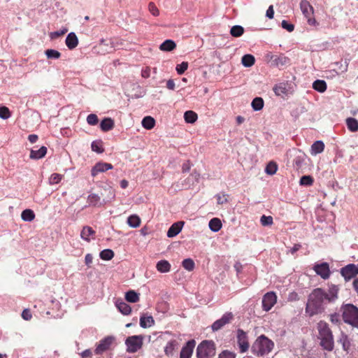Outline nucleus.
Segmentation results:
<instances>
[{
	"instance_id": "obj_2",
	"label": "nucleus",
	"mask_w": 358,
	"mask_h": 358,
	"mask_svg": "<svg viewBox=\"0 0 358 358\" xmlns=\"http://www.w3.org/2000/svg\"><path fill=\"white\" fill-rule=\"evenodd\" d=\"M317 330L321 340V346L327 351H331L334 347V336L328 324L324 321H320L317 324Z\"/></svg>"
},
{
	"instance_id": "obj_46",
	"label": "nucleus",
	"mask_w": 358,
	"mask_h": 358,
	"mask_svg": "<svg viewBox=\"0 0 358 358\" xmlns=\"http://www.w3.org/2000/svg\"><path fill=\"white\" fill-rule=\"evenodd\" d=\"M182 265L183 268L189 271H191L194 268V262L192 259H185L182 261Z\"/></svg>"
},
{
	"instance_id": "obj_4",
	"label": "nucleus",
	"mask_w": 358,
	"mask_h": 358,
	"mask_svg": "<svg viewBox=\"0 0 358 358\" xmlns=\"http://www.w3.org/2000/svg\"><path fill=\"white\" fill-rule=\"evenodd\" d=\"M274 346L272 341L264 335L259 336L252 346V351L258 356H264L269 353Z\"/></svg>"
},
{
	"instance_id": "obj_61",
	"label": "nucleus",
	"mask_w": 358,
	"mask_h": 358,
	"mask_svg": "<svg viewBox=\"0 0 358 358\" xmlns=\"http://www.w3.org/2000/svg\"><path fill=\"white\" fill-rule=\"evenodd\" d=\"M273 15H274V10H273V6L271 5L267 9L266 13V16L269 20H271L273 18Z\"/></svg>"
},
{
	"instance_id": "obj_21",
	"label": "nucleus",
	"mask_w": 358,
	"mask_h": 358,
	"mask_svg": "<svg viewBox=\"0 0 358 358\" xmlns=\"http://www.w3.org/2000/svg\"><path fill=\"white\" fill-rule=\"evenodd\" d=\"M155 324V320L151 315H142L140 317V326L146 329L151 327Z\"/></svg>"
},
{
	"instance_id": "obj_36",
	"label": "nucleus",
	"mask_w": 358,
	"mask_h": 358,
	"mask_svg": "<svg viewBox=\"0 0 358 358\" xmlns=\"http://www.w3.org/2000/svg\"><path fill=\"white\" fill-rule=\"evenodd\" d=\"M21 218L26 222H31L35 218V214L32 210L26 209L22 212Z\"/></svg>"
},
{
	"instance_id": "obj_54",
	"label": "nucleus",
	"mask_w": 358,
	"mask_h": 358,
	"mask_svg": "<svg viewBox=\"0 0 358 358\" xmlns=\"http://www.w3.org/2000/svg\"><path fill=\"white\" fill-rule=\"evenodd\" d=\"M306 157V155L304 153H300L294 160L296 166L299 168L301 166L302 164L304 162Z\"/></svg>"
},
{
	"instance_id": "obj_15",
	"label": "nucleus",
	"mask_w": 358,
	"mask_h": 358,
	"mask_svg": "<svg viewBox=\"0 0 358 358\" xmlns=\"http://www.w3.org/2000/svg\"><path fill=\"white\" fill-rule=\"evenodd\" d=\"M316 273L320 275L323 279H327L330 275L329 264L327 263H322L316 264L314 266Z\"/></svg>"
},
{
	"instance_id": "obj_40",
	"label": "nucleus",
	"mask_w": 358,
	"mask_h": 358,
	"mask_svg": "<svg viewBox=\"0 0 358 358\" xmlns=\"http://www.w3.org/2000/svg\"><path fill=\"white\" fill-rule=\"evenodd\" d=\"M244 33V29L240 25L233 26L230 29V34L234 37H239Z\"/></svg>"
},
{
	"instance_id": "obj_25",
	"label": "nucleus",
	"mask_w": 358,
	"mask_h": 358,
	"mask_svg": "<svg viewBox=\"0 0 358 358\" xmlns=\"http://www.w3.org/2000/svg\"><path fill=\"white\" fill-rule=\"evenodd\" d=\"M324 143L321 141H317L312 145L310 153L312 155H316L317 154L322 152L324 151Z\"/></svg>"
},
{
	"instance_id": "obj_55",
	"label": "nucleus",
	"mask_w": 358,
	"mask_h": 358,
	"mask_svg": "<svg viewBox=\"0 0 358 358\" xmlns=\"http://www.w3.org/2000/svg\"><path fill=\"white\" fill-rule=\"evenodd\" d=\"M92 150L97 153H102L103 149L101 148V145L99 142L93 141L91 145Z\"/></svg>"
},
{
	"instance_id": "obj_23",
	"label": "nucleus",
	"mask_w": 358,
	"mask_h": 358,
	"mask_svg": "<svg viewBox=\"0 0 358 358\" xmlns=\"http://www.w3.org/2000/svg\"><path fill=\"white\" fill-rule=\"evenodd\" d=\"M47 153V148L45 146L41 147L38 150H31L30 152V158L33 159H39L45 157Z\"/></svg>"
},
{
	"instance_id": "obj_38",
	"label": "nucleus",
	"mask_w": 358,
	"mask_h": 358,
	"mask_svg": "<svg viewBox=\"0 0 358 358\" xmlns=\"http://www.w3.org/2000/svg\"><path fill=\"white\" fill-rule=\"evenodd\" d=\"M184 119L187 123H194L197 120V115L192 110H187L184 114Z\"/></svg>"
},
{
	"instance_id": "obj_16",
	"label": "nucleus",
	"mask_w": 358,
	"mask_h": 358,
	"mask_svg": "<svg viewBox=\"0 0 358 358\" xmlns=\"http://www.w3.org/2000/svg\"><path fill=\"white\" fill-rule=\"evenodd\" d=\"M195 345H196L195 341H194V340L189 341L186 343V345L182 348L180 355V358H190L192 355L193 350L195 347Z\"/></svg>"
},
{
	"instance_id": "obj_1",
	"label": "nucleus",
	"mask_w": 358,
	"mask_h": 358,
	"mask_svg": "<svg viewBox=\"0 0 358 358\" xmlns=\"http://www.w3.org/2000/svg\"><path fill=\"white\" fill-rule=\"evenodd\" d=\"M339 288L335 285L329 286L327 292L316 288L309 294L306 307V313L312 317L323 313L327 303H333L338 299Z\"/></svg>"
},
{
	"instance_id": "obj_56",
	"label": "nucleus",
	"mask_w": 358,
	"mask_h": 358,
	"mask_svg": "<svg viewBox=\"0 0 358 358\" xmlns=\"http://www.w3.org/2000/svg\"><path fill=\"white\" fill-rule=\"evenodd\" d=\"M329 320L331 323L334 324H341V319L340 315L338 313H333L329 315Z\"/></svg>"
},
{
	"instance_id": "obj_28",
	"label": "nucleus",
	"mask_w": 358,
	"mask_h": 358,
	"mask_svg": "<svg viewBox=\"0 0 358 358\" xmlns=\"http://www.w3.org/2000/svg\"><path fill=\"white\" fill-rule=\"evenodd\" d=\"M313 88L320 93H323L327 90V83L323 80H316L313 83Z\"/></svg>"
},
{
	"instance_id": "obj_18",
	"label": "nucleus",
	"mask_w": 358,
	"mask_h": 358,
	"mask_svg": "<svg viewBox=\"0 0 358 358\" xmlns=\"http://www.w3.org/2000/svg\"><path fill=\"white\" fill-rule=\"evenodd\" d=\"M200 178V174L197 171H194L191 175L185 180V183L181 185L182 188H189L191 185H193L195 182H198Z\"/></svg>"
},
{
	"instance_id": "obj_17",
	"label": "nucleus",
	"mask_w": 358,
	"mask_h": 358,
	"mask_svg": "<svg viewBox=\"0 0 358 358\" xmlns=\"http://www.w3.org/2000/svg\"><path fill=\"white\" fill-rule=\"evenodd\" d=\"M95 231L89 226H85L80 232V238L87 241L90 242L92 239H94Z\"/></svg>"
},
{
	"instance_id": "obj_12",
	"label": "nucleus",
	"mask_w": 358,
	"mask_h": 358,
	"mask_svg": "<svg viewBox=\"0 0 358 358\" xmlns=\"http://www.w3.org/2000/svg\"><path fill=\"white\" fill-rule=\"evenodd\" d=\"M232 319L233 315L231 313H225L212 324V329L214 331L221 329L225 324L229 323Z\"/></svg>"
},
{
	"instance_id": "obj_44",
	"label": "nucleus",
	"mask_w": 358,
	"mask_h": 358,
	"mask_svg": "<svg viewBox=\"0 0 358 358\" xmlns=\"http://www.w3.org/2000/svg\"><path fill=\"white\" fill-rule=\"evenodd\" d=\"M45 54L48 59H58L61 56L59 51L53 49H48L45 50Z\"/></svg>"
},
{
	"instance_id": "obj_3",
	"label": "nucleus",
	"mask_w": 358,
	"mask_h": 358,
	"mask_svg": "<svg viewBox=\"0 0 358 358\" xmlns=\"http://www.w3.org/2000/svg\"><path fill=\"white\" fill-rule=\"evenodd\" d=\"M341 311L344 322L358 329V308L353 304L346 303L342 305Z\"/></svg>"
},
{
	"instance_id": "obj_22",
	"label": "nucleus",
	"mask_w": 358,
	"mask_h": 358,
	"mask_svg": "<svg viewBox=\"0 0 358 358\" xmlns=\"http://www.w3.org/2000/svg\"><path fill=\"white\" fill-rule=\"evenodd\" d=\"M78 44V40L76 35L73 32H71L68 34L66 38V46L72 50L75 48Z\"/></svg>"
},
{
	"instance_id": "obj_52",
	"label": "nucleus",
	"mask_w": 358,
	"mask_h": 358,
	"mask_svg": "<svg viewBox=\"0 0 358 358\" xmlns=\"http://www.w3.org/2000/svg\"><path fill=\"white\" fill-rule=\"evenodd\" d=\"M68 29L64 28V29H60V30H58V31H52V32H50V37L52 38V39H56L57 38H59V36L64 35V34H66L67 32Z\"/></svg>"
},
{
	"instance_id": "obj_20",
	"label": "nucleus",
	"mask_w": 358,
	"mask_h": 358,
	"mask_svg": "<svg viewBox=\"0 0 358 358\" xmlns=\"http://www.w3.org/2000/svg\"><path fill=\"white\" fill-rule=\"evenodd\" d=\"M271 62L272 65L282 66L287 65L289 59L284 55H271Z\"/></svg>"
},
{
	"instance_id": "obj_43",
	"label": "nucleus",
	"mask_w": 358,
	"mask_h": 358,
	"mask_svg": "<svg viewBox=\"0 0 358 358\" xmlns=\"http://www.w3.org/2000/svg\"><path fill=\"white\" fill-rule=\"evenodd\" d=\"M277 170L278 166L276 163L273 162H270L266 167L265 172L267 174L272 176L276 173Z\"/></svg>"
},
{
	"instance_id": "obj_13",
	"label": "nucleus",
	"mask_w": 358,
	"mask_h": 358,
	"mask_svg": "<svg viewBox=\"0 0 358 358\" xmlns=\"http://www.w3.org/2000/svg\"><path fill=\"white\" fill-rule=\"evenodd\" d=\"M113 341L114 338L113 336H107L100 341L99 343L97 345L95 349V353L97 355L102 354L109 348Z\"/></svg>"
},
{
	"instance_id": "obj_60",
	"label": "nucleus",
	"mask_w": 358,
	"mask_h": 358,
	"mask_svg": "<svg viewBox=\"0 0 358 358\" xmlns=\"http://www.w3.org/2000/svg\"><path fill=\"white\" fill-rule=\"evenodd\" d=\"M22 317L25 320H29L31 318V313L28 309H24L22 313Z\"/></svg>"
},
{
	"instance_id": "obj_50",
	"label": "nucleus",
	"mask_w": 358,
	"mask_h": 358,
	"mask_svg": "<svg viewBox=\"0 0 358 358\" xmlns=\"http://www.w3.org/2000/svg\"><path fill=\"white\" fill-rule=\"evenodd\" d=\"M188 68V63L182 62L176 66V70L179 75H182Z\"/></svg>"
},
{
	"instance_id": "obj_30",
	"label": "nucleus",
	"mask_w": 358,
	"mask_h": 358,
	"mask_svg": "<svg viewBox=\"0 0 358 358\" xmlns=\"http://www.w3.org/2000/svg\"><path fill=\"white\" fill-rule=\"evenodd\" d=\"M178 343L175 340L170 341L169 342H168L164 348V352L166 355L168 356L172 355L174 350L178 348Z\"/></svg>"
},
{
	"instance_id": "obj_33",
	"label": "nucleus",
	"mask_w": 358,
	"mask_h": 358,
	"mask_svg": "<svg viewBox=\"0 0 358 358\" xmlns=\"http://www.w3.org/2000/svg\"><path fill=\"white\" fill-rule=\"evenodd\" d=\"M208 226L211 231L217 232L221 229L222 223L220 219L213 218L210 220Z\"/></svg>"
},
{
	"instance_id": "obj_11",
	"label": "nucleus",
	"mask_w": 358,
	"mask_h": 358,
	"mask_svg": "<svg viewBox=\"0 0 358 358\" xmlns=\"http://www.w3.org/2000/svg\"><path fill=\"white\" fill-rule=\"evenodd\" d=\"M237 342L241 352H245L248 350L249 343L248 341V336L246 333L242 329H238L237 331Z\"/></svg>"
},
{
	"instance_id": "obj_5",
	"label": "nucleus",
	"mask_w": 358,
	"mask_h": 358,
	"mask_svg": "<svg viewBox=\"0 0 358 358\" xmlns=\"http://www.w3.org/2000/svg\"><path fill=\"white\" fill-rule=\"evenodd\" d=\"M215 355V343L212 341H203L196 348L197 358H210Z\"/></svg>"
},
{
	"instance_id": "obj_37",
	"label": "nucleus",
	"mask_w": 358,
	"mask_h": 358,
	"mask_svg": "<svg viewBox=\"0 0 358 358\" xmlns=\"http://www.w3.org/2000/svg\"><path fill=\"white\" fill-rule=\"evenodd\" d=\"M252 108L255 111L262 110L264 107V100L261 97L255 98L251 103Z\"/></svg>"
},
{
	"instance_id": "obj_47",
	"label": "nucleus",
	"mask_w": 358,
	"mask_h": 358,
	"mask_svg": "<svg viewBox=\"0 0 358 358\" xmlns=\"http://www.w3.org/2000/svg\"><path fill=\"white\" fill-rule=\"evenodd\" d=\"M63 176L59 173H52L49 178V184H58L62 179Z\"/></svg>"
},
{
	"instance_id": "obj_63",
	"label": "nucleus",
	"mask_w": 358,
	"mask_h": 358,
	"mask_svg": "<svg viewBox=\"0 0 358 358\" xmlns=\"http://www.w3.org/2000/svg\"><path fill=\"white\" fill-rule=\"evenodd\" d=\"M107 191H108V196L106 199H103L104 203L110 201L112 199L115 198V192L113 189H108Z\"/></svg>"
},
{
	"instance_id": "obj_27",
	"label": "nucleus",
	"mask_w": 358,
	"mask_h": 358,
	"mask_svg": "<svg viewBox=\"0 0 358 358\" xmlns=\"http://www.w3.org/2000/svg\"><path fill=\"white\" fill-rule=\"evenodd\" d=\"M116 307L123 315H125L130 314V313L131 311V308L130 306H129L127 303H125L124 301H117L116 302Z\"/></svg>"
},
{
	"instance_id": "obj_26",
	"label": "nucleus",
	"mask_w": 358,
	"mask_h": 358,
	"mask_svg": "<svg viewBox=\"0 0 358 358\" xmlns=\"http://www.w3.org/2000/svg\"><path fill=\"white\" fill-rule=\"evenodd\" d=\"M156 268L160 273H168L171 269V264L166 260H160L157 263Z\"/></svg>"
},
{
	"instance_id": "obj_35",
	"label": "nucleus",
	"mask_w": 358,
	"mask_h": 358,
	"mask_svg": "<svg viewBox=\"0 0 358 358\" xmlns=\"http://www.w3.org/2000/svg\"><path fill=\"white\" fill-rule=\"evenodd\" d=\"M125 299L130 303H136L139 301V294L134 290H130L125 294Z\"/></svg>"
},
{
	"instance_id": "obj_32",
	"label": "nucleus",
	"mask_w": 358,
	"mask_h": 358,
	"mask_svg": "<svg viewBox=\"0 0 358 358\" xmlns=\"http://www.w3.org/2000/svg\"><path fill=\"white\" fill-rule=\"evenodd\" d=\"M141 124L145 129H151L155 127V120L150 116H146L143 119Z\"/></svg>"
},
{
	"instance_id": "obj_41",
	"label": "nucleus",
	"mask_w": 358,
	"mask_h": 358,
	"mask_svg": "<svg viewBox=\"0 0 358 358\" xmlns=\"http://www.w3.org/2000/svg\"><path fill=\"white\" fill-rule=\"evenodd\" d=\"M338 343L342 345V347L344 350L347 351L350 345L348 337L346 334L341 333L340 338L338 340Z\"/></svg>"
},
{
	"instance_id": "obj_7",
	"label": "nucleus",
	"mask_w": 358,
	"mask_h": 358,
	"mask_svg": "<svg viewBox=\"0 0 358 358\" xmlns=\"http://www.w3.org/2000/svg\"><path fill=\"white\" fill-rule=\"evenodd\" d=\"M143 337L141 335L129 336L126 339L125 344L127 351L135 352L138 351L143 345Z\"/></svg>"
},
{
	"instance_id": "obj_10",
	"label": "nucleus",
	"mask_w": 358,
	"mask_h": 358,
	"mask_svg": "<svg viewBox=\"0 0 358 358\" xmlns=\"http://www.w3.org/2000/svg\"><path fill=\"white\" fill-rule=\"evenodd\" d=\"M273 92L276 96H283L293 92L292 87L288 83L282 82L276 84L273 88Z\"/></svg>"
},
{
	"instance_id": "obj_39",
	"label": "nucleus",
	"mask_w": 358,
	"mask_h": 358,
	"mask_svg": "<svg viewBox=\"0 0 358 358\" xmlns=\"http://www.w3.org/2000/svg\"><path fill=\"white\" fill-rule=\"evenodd\" d=\"M255 57L252 55H245L242 57V64L245 67H250L255 64Z\"/></svg>"
},
{
	"instance_id": "obj_64",
	"label": "nucleus",
	"mask_w": 358,
	"mask_h": 358,
	"mask_svg": "<svg viewBox=\"0 0 358 358\" xmlns=\"http://www.w3.org/2000/svg\"><path fill=\"white\" fill-rule=\"evenodd\" d=\"M83 358H90L92 355V352L90 350H85L81 354Z\"/></svg>"
},
{
	"instance_id": "obj_6",
	"label": "nucleus",
	"mask_w": 358,
	"mask_h": 358,
	"mask_svg": "<svg viewBox=\"0 0 358 358\" xmlns=\"http://www.w3.org/2000/svg\"><path fill=\"white\" fill-rule=\"evenodd\" d=\"M300 9L308 22H316L314 15V8L308 0H301L300 1Z\"/></svg>"
},
{
	"instance_id": "obj_62",
	"label": "nucleus",
	"mask_w": 358,
	"mask_h": 358,
	"mask_svg": "<svg viewBox=\"0 0 358 358\" xmlns=\"http://www.w3.org/2000/svg\"><path fill=\"white\" fill-rule=\"evenodd\" d=\"M141 76L144 78H148L150 76V67H145L142 69Z\"/></svg>"
},
{
	"instance_id": "obj_45",
	"label": "nucleus",
	"mask_w": 358,
	"mask_h": 358,
	"mask_svg": "<svg viewBox=\"0 0 358 358\" xmlns=\"http://www.w3.org/2000/svg\"><path fill=\"white\" fill-rule=\"evenodd\" d=\"M313 183V178L310 176H303L301 178L299 184L303 186H310Z\"/></svg>"
},
{
	"instance_id": "obj_51",
	"label": "nucleus",
	"mask_w": 358,
	"mask_h": 358,
	"mask_svg": "<svg viewBox=\"0 0 358 358\" xmlns=\"http://www.w3.org/2000/svg\"><path fill=\"white\" fill-rule=\"evenodd\" d=\"M260 222L262 226H270L273 224V217L271 216L262 215L260 218Z\"/></svg>"
},
{
	"instance_id": "obj_59",
	"label": "nucleus",
	"mask_w": 358,
	"mask_h": 358,
	"mask_svg": "<svg viewBox=\"0 0 358 358\" xmlns=\"http://www.w3.org/2000/svg\"><path fill=\"white\" fill-rule=\"evenodd\" d=\"M218 358H235L234 354L229 351H223Z\"/></svg>"
},
{
	"instance_id": "obj_29",
	"label": "nucleus",
	"mask_w": 358,
	"mask_h": 358,
	"mask_svg": "<svg viewBox=\"0 0 358 358\" xmlns=\"http://www.w3.org/2000/svg\"><path fill=\"white\" fill-rule=\"evenodd\" d=\"M176 47V43L172 40H166L159 46V49L162 51H171Z\"/></svg>"
},
{
	"instance_id": "obj_31",
	"label": "nucleus",
	"mask_w": 358,
	"mask_h": 358,
	"mask_svg": "<svg viewBox=\"0 0 358 358\" xmlns=\"http://www.w3.org/2000/svg\"><path fill=\"white\" fill-rule=\"evenodd\" d=\"M128 225L132 228H137L141 224V218L136 215H130L127 221Z\"/></svg>"
},
{
	"instance_id": "obj_49",
	"label": "nucleus",
	"mask_w": 358,
	"mask_h": 358,
	"mask_svg": "<svg viewBox=\"0 0 358 358\" xmlns=\"http://www.w3.org/2000/svg\"><path fill=\"white\" fill-rule=\"evenodd\" d=\"M10 117V113L8 108L6 106L0 107V117L3 120H7Z\"/></svg>"
},
{
	"instance_id": "obj_53",
	"label": "nucleus",
	"mask_w": 358,
	"mask_h": 358,
	"mask_svg": "<svg viewBox=\"0 0 358 358\" xmlns=\"http://www.w3.org/2000/svg\"><path fill=\"white\" fill-rule=\"evenodd\" d=\"M98 122H99V119L96 114H90L87 117V122L90 125H96V124H97Z\"/></svg>"
},
{
	"instance_id": "obj_42",
	"label": "nucleus",
	"mask_w": 358,
	"mask_h": 358,
	"mask_svg": "<svg viewBox=\"0 0 358 358\" xmlns=\"http://www.w3.org/2000/svg\"><path fill=\"white\" fill-rule=\"evenodd\" d=\"M99 256L103 260H110L114 257V252L112 250L105 249L100 252Z\"/></svg>"
},
{
	"instance_id": "obj_8",
	"label": "nucleus",
	"mask_w": 358,
	"mask_h": 358,
	"mask_svg": "<svg viewBox=\"0 0 358 358\" xmlns=\"http://www.w3.org/2000/svg\"><path fill=\"white\" fill-rule=\"evenodd\" d=\"M341 274L346 281L356 278L358 275V264H350L341 269Z\"/></svg>"
},
{
	"instance_id": "obj_57",
	"label": "nucleus",
	"mask_w": 358,
	"mask_h": 358,
	"mask_svg": "<svg viewBox=\"0 0 358 358\" xmlns=\"http://www.w3.org/2000/svg\"><path fill=\"white\" fill-rule=\"evenodd\" d=\"M148 9L154 16H157L159 15V10L154 3L150 2L149 3Z\"/></svg>"
},
{
	"instance_id": "obj_48",
	"label": "nucleus",
	"mask_w": 358,
	"mask_h": 358,
	"mask_svg": "<svg viewBox=\"0 0 358 358\" xmlns=\"http://www.w3.org/2000/svg\"><path fill=\"white\" fill-rule=\"evenodd\" d=\"M88 202L90 205L96 206L100 203V196L96 194H92L88 196Z\"/></svg>"
},
{
	"instance_id": "obj_9",
	"label": "nucleus",
	"mask_w": 358,
	"mask_h": 358,
	"mask_svg": "<svg viewBox=\"0 0 358 358\" xmlns=\"http://www.w3.org/2000/svg\"><path fill=\"white\" fill-rule=\"evenodd\" d=\"M277 296L275 292H270L265 294L262 299L263 310L268 312L276 303Z\"/></svg>"
},
{
	"instance_id": "obj_14",
	"label": "nucleus",
	"mask_w": 358,
	"mask_h": 358,
	"mask_svg": "<svg viewBox=\"0 0 358 358\" xmlns=\"http://www.w3.org/2000/svg\"><path fill=\"white\" fill-rule=\"evenodd\" d=\"M113 165L106 162L96 163L92 169L91 173L92 176H96L99 173L105 172L113 169Z\"/></svg>"
},
{
	"instance_id": "obj_58",
	"label": "nucleus",
	"mask_w": 358,
	"mask_h": 358,
	"mask_svg": "<svg viewBox=\"0 0 358 358\" xmlns=\"http://www.w3.org/2000/svg\"><path fill=\"white\" fill-rule=\"evenodd\" d=\"M217 201L219 204H223L227 202V194H217L216 195Z\"/></svg>"
},
{
	"instance_id": "obj_34",
	"label": "nucleus",
	"mask_w": 358,
	"mask_h": 358,
	"mask_svg": "<svg viewBox=\"0 0 358 358\" xmlns=\"http://www.w3.org/2000/svg\"><path fill=\"white\" fill-rule=\"evenodd\" d=\"M346 124L350 131L355 132L358 131V120L353 117L346 119Z\"/></svg>"
},
{
	"instance_id": "obj_24",
	"label": "nucleus",
	"mask_w": 358,
	"mask_h": 358,
	"mask_svg": "<svg viewBox=\"0 0 358 358\" xmlns=\"http://www.w3.org/2000/svg\"><path fill=\"white\" fill-rule=\"evenodd\" d=\"M115 126L114 121L109 117L104 118L100 124V127L102 131H108L113 129Z\"/></svg>"
},
{
	"instance_id": "obj_19",
	"label": "nucleus",
	"mask_w": 358,
	"mask_h": 358,
	"mask_svg": "<svg viewBox=\"0 0 358 358\" xmlns=\"http://www.w3.org/2000/svg\"><path fill=\"white\" fill-rule=\"evenodd\" d=\"M183 224V222H177L173 224L167 231V236L173 238L177 236L181 231Z\"/></svg>"
}]
</instances>
